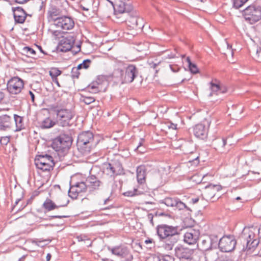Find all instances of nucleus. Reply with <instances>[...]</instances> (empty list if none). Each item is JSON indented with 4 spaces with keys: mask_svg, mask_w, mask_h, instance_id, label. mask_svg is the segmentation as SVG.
I'll return each mask as SVG.
<instances>
[{
    "mask_svg": "<svg viewBox=\"0 0 261 261\" xmlns=\"http://www.w3.org/2000/svg\"><path fill=\"white\" fill-rule=\"evenodd\" d=\"M127 25L132 29L141 30L143 27V22L141 18L138 17L131 11L127 18Z\"/></svg>",
    "mask_w": 261,
    "mask_h": 261,
    "instance_id": "20",
    "label": "nucleus"
},
{
    "mask_svg": "<svg viewBox=\"0 0 261 261\" xmlns=\"http://www.w3.org/2000/svg\"><path fill=\"white\" fill-rule=\"evenodd\" d=\"M110 79L108 75H100L97 76L95 82L100 87L102 85H107Z\"/></svg>",
    "mask_w": 261,
    "mask_h": 261,
    "instance_id": "39",
    "label": "nucleus"
},
{
    "mask_svg": "<svg viewBox=\"0 0 261 261\" xmlns=\"http://www.w3.org/2000/svg\"><path fill=\"white\" fill-rule=\"evenodd\" d=\"M98 143V141L94 139L93 134L89 130L82 132L78 135L77 147L83 155H87L94 151Z\"/></svg>",
    "mask_w": 261,
    "mask_h": 261,
    "instance_id": "2",
    "label": "nucleus"
},
{
    "mask_svg": "<svg viewBox=\"0 0 261 261\" xmlns=\"http://www.w3.org/2000/svg\"><path fill=\"white\" fill-rule=\"evenodd\" d=\"M80 69L77 67H74L72 68L71 76L72 79H78L80 74Z\"/></svg>",
    "mask_w": 261,
    "mask_h": 261,
    "instance_id": "46",
    "label": "nucleus"
},
{
    "mask_svg": "<svg viewBox=\"0 0 261 261\" xmlns=\"http://www.w3.org/2000/svg\"><path fill=\"white\" fill-rule=\"evenodd\" d=\"M56 124V122L51 120L49 117L44 119L40 124V127L43 129H47L53 127Z\"/></svg>",
    "mask_w": 261,
    "mask_h": 261,
    "instance_id": "35",
    "label": "nucleus"
},
{
    "mask_svg": "<svg viewBox=\"0 0 261 261\" xmlns=\"http://www.w3.org/2000/svg\"><path fill=\"white\" fill-rule=\"evenodd\" d=\"M75 185L77 187L79 194L88 190L86 181L76 182L75 183Z\"/></svg>",
    "mask_w": 261,
    "mask_h": 261,
    "instance_id": "40",
    "label": "nucleus"
},
{
    "mask_svg": "<svg viewBox=\"0 0 261 261\" xmlns=\"http://www.w3.org/2000/svg\"><path fill=\"white\" fill-rule=\"evenodd\" d=\"M236 245L237 240L233 235L224 236L217 242L218 248L223 253L232 252Z\"/></svg>",
    "mask_w": 261,
    "mask_h": 261,
    "instance_id": "9",
    "label": "nucleus"
},
{
    "mask_svg": "<svg viewBox=\"0 0 261 261\" xmlns=\"http://www.w3.org/2000/svg\"><path fill=\"white\" fill-rule=\"evenodd\" d=\"M199 236L200 232L199 230L191 229L185 233L184 241L189 245L195 244L199 239Z\"/></svg>",
    "mask_w": 261,
    "mask_h": 261,
    "instance_id": "23",
    "label": "nucleus"
},
{
    "mask_svg": "<svg viewBox=\"0 0 261 261\" xmlns=\"http://www.w3.org/2000/svg\"><path fill=\"white\" fill-rule=\"evenodd\" d=\"M243 15L246 21L253 24L261 19V6L252 4L243 11Z\"/></svg>",
    "mask_w": 261,
    "mask_h": 261,
    "instance_id": "7",
    "label": "nucleus"
},
{
    "mask_svg": "<svg viewBox=\"0 0 261 261\" xmlns=\"http://www.w3.org/2000/svg\"><path fill=\"white\" fill-rule=\"evenodd\" d=\"M174 252L175 256L179 259V261H193L194 253L193 249L182 245H178L175 248Z\"/></svg>",
    "mask_w": 261,
    "mask_h": 261,
    "instance_id": "10",
    "label": "nucleus"
},
{
    "mask_svg": "<svg viewBox=\"0 0 261 261\" xmlns=\"http://www.w3.org/2000/svg\"><path fill=\"white\" fill-rule=\"evenodd\" d=\"M126 12H115L114 11V18H115V21L117 22V20H118V17H121V15H123L124 14V13H125Z\"/></svg>",
    "mask_w": 261,
    "mask_h": 261,
    "instance_id": "60",
    "label": "nucleus"
},
{
    "mask_svg": "<svg viewBox=\"0 0 261 261\" xmlns=\"http://www.w3.org/2000/svg\"><path fill=\"white\" fill-rule=\"evenodd\" d=\"M62 71L56 67H52L49 71V74L51 76L52 81L54 82L59 87H61V85L58 81V76L60 75Z\"/></svg>",
    "mask_w": 261,
    "mask_h": 261,
    "instance_id": "31",
    "label": "nucleus"
},
{
    "mask_svg": "<svg viewBox=\"0 0 261 261\" xmlns=\"http://www.w3.org/2000/svg\"><path fill=\"white\" fill-rule=\"evenodd\" d=\"M129 13L126 12L124 14L121 15V16H121V17H118V20H117V23H122L126 22L127 23Z\"/></svg>",
    "mask_w": 261,
    "mask_h": 261,
    "instance_id": "47",
    "label": "nucleus"
},
{
    "mask_svg": "<svg viewBox=\"0 0 261 261\" xmlns=\"http://www.w3.org/2000/svg\"><path fill=\"white\" fill-rule=\"evenodd\" d=\"M136 174L137 181L139 184H144L146 181V167L144 165H141L137 167Z\"/></svg>",
    "mask_w": 261,
    "mask_h": 261,
    "instance_id": "27",
    "label": "nucleus"
},
{
    "mask_svg": "<svg viewBox=\"0 0 261 261\" xmlns=\"http://www.w3.org/2000/svg\"><path fill=\"white\" fill-rule=\"evenodd\" d=\"M156 234L163 247L166 250H172L179 240L180 229L177 226L161 224L156 227Z\"/></svg>",
    "mask_w": 261,
    "mask_h": 261,
    "instance_id": "1",
    "label": "nucleus"
},
{
    "mask_svg": "<svg viewBox=\"0 0 261 261\" xmlns=\"http://www.w3.org/2000/svg\"><path fill=\"white\" fill-rule=\"evenodd\" d=\"M228 91L227 87L222 84H220V93H225Z\"/></svg>",
    "mask_w": 261,
    "mask_h": 261,
    "instance_id": "61",
    "label": "nucleus"
},
{
    "mask_svg": "<svg viewBox=\"0 0 261 261\" xmlns=\"http://www.w3.org/2000/svg\"><path fill=\"white\" fill-rule=\"evenodd\" d=\"M24 87V81L18 76L11 77L7 84V90L11 94H17Z\"/></svg>",
    "mask_w": 261,
    "mask_h": 261,
    "instance_id": "11",
    "label": "nucleus"
},
{
    "mask_svg": "<svg viewBox=\"0 0 261 261\" xmlns=\"http://www.w3.org/2000/svg\"><path fill=\"white\" fill-rule=\"evenodd\" d=\"M174 207H176L179 210H183L184 208H187L188 210H190L189 207H188L186 205L181 202L179 199L176 198V202L175 203Z\"/></svg>",
    "mask_w": 261,
    "mask_h": 261,
    "instance_id": "43",
    "label": "nucleus"
},
{
    "mask_svg": "<svg viewBox=\"0 0 261 261\" xmlns=\"http://www.w3.org/2000/svg\"><path fill=\"white\" fill-rule=\"evenodd\" d=\"M61 11L56 6H51L47 11V18L49 21H53L54 24L56 20L61 17Z\"/></svg>",
    "mask_w": 261,
    "mask_h": 261,
    "instance_id": "28",
    "label": "nucleus"
},
{
    "mask_svg": "<svg viewBox=\"0 0 261 261\" xmlns=\"http://www.w3.org/2000/svg\"><path fill=\"white\" fill-rule=\"evenodd\" d=\"M75 42L74 37L71 35L63 37L60 41L58 49L61 52L70 51Z\"/></svg>",
    "mask_w": 261,
    "mask_h": 261,
    "instance_id": "21",
    "label": "nucleus"
},
{
    "mask_svg": "<svg viewBox=\"0 0 261 261\" xmlns=\"http://www.w3.org/2000/svg\"><path fill=\"white\" fill-rule=\"evenodd\" d=\"M169 66L172 72L174 73L178 72L180 70V67L177 65H170Z\"/></svg>",
    "mask_w": 261,
    "mask_h": 261,
    "instance_id": "58",
    "label": "nucleus"
},
{
    "mask_svg": "<svg viewBox=\"0 0 261 261\" xmlns=\"http://www.w3.org/2000/svg\"><path fill=\"white\" fill-rule=\"evenodd\" d=\"M16 125V131H20L25 128L23 117L16 114L13 116Z\"/></svg>",
    "mask_w": 261,
    "mask_h": 261,
    "instance_id": "34",
    "label": "nucleus"
},
{
    "mask_svg": "<svg viewBox=\"0 0 261 261\" xmlns=\"http://www.w3.org/2000/svg\"><path fill=\"white\" fill-rule=\"evenodd\" d=\"M51 110L56 115V122L59 126L65 127L72 124L74 113L67 109H59L58 106H52Z\"/></svg>",
    "mask_w": 261,
    "mask_h": 261,
    "instance_id": "4",
    "label": "nucleus"
},
{
    "mask_svg": "<svg viewBox=\"0 0 261 261\" xmlns=\"http://www.w3.org/2000/svg\"><path fill=\"white\" fill-rule=\"evenodd\" d=\"M79 194V193L77 189V187H76L75 184H72V182H70V188L68 191L69 196L72 199H76Z\"/></svg>",
    "mask_w": 261,
    "mask_h": 261,
    "instance_id": "37",
    "label": "nucleus"
},
{
    "mask_svg": "<svg viewBox=\"0 0 261 261\" xmlns=\"http://www.w3.org/2000/svg\"><path fill=\"white\" fill-rule=\"evenodd\" d=\"M13 119L10 116L3 115L0 116V131H7L11 129Z\"/></svg>",
    "mask_w": 261,
    "mask_h": 261,
    "instance_id": "26",
    "label": "nucleus"
},
{
    "mask_svg": "<svg viewBox=\"0 0 261 261\" xmlns=\"http://www.w3.org/2000/svg\"><path fill=\"white\" fill-rule=\"evenodd\" d=\"M72 143V138L70 135L61 133L52 140L51 146L60 158H62L68 152Z\"/></svg>",
    "mask_w": 261,
    "mask_h": 261,
    "instance_id": "3",
    "label": "nucleus"
},
{
    "mask_svg": "<svg viewBox=\"0 0 261 261\" xmlns=\"http://www.w3.org/2000/svg\"><path fill=\"white\" fill-rule=\"evenodd\" d=\"M81 44H78L72 46V49L70 50L74 54H76L81 51Z\"/></svg>",
    "mask_w": 261,
    "mask_h": 261,
    "instance_id": "55",
    "label": "nucleus"
},
{
    "mask_svg": "<svg viewBox=\"0 0 261 261\" xmlns=\"http://www.w3.org/2000/svg\"><path fill=\"white\" fill-rule=\"evenodd\" d=\"M218 238L216 235H211L210 237H203L200 239V242L197 244L198 249L204 252L215 246H217Z\"/></svg>",
    "mask_w": 261,
    "mask_h": 261,
    "instance_id": "13",
    "label": "nucleus"
},
{
    "mask_svg": "<svg viewBox=\"0 0 261 261\" xmlns=\"http://www.w3.org/2000/svg\"><path fill=\"white\" fill-rule=\"evenodd\" d=\"M189 68L191 73L196 74L199 72L198 67L194 63H190L189 66Z\"/></svg>",
    "mask_w": 261,
    "mask_h": 261,
    "instance_id": "51",
    "label": "nucleus"
},
{
    "mask_svg": "<svg viewBox=\"0 0 261 261\" xmlns=\"http://www.w3.org/2000/svg\"><path fill=\"white\" fill-rule=\"evenodd\" d=\"M103 173L107 174L111 180H114L117 176L124 174L121 163L116 159L103 164Z\"/></svg>",
    "mask_w": 261,
    "mask_h": 261,
    "instance_id": "5",
    "label": "nucleus"
},
{
    "mask_svg": "<svg viewBox=\"0 0 261 261\" xmlns=\"http://www.w3.org/2000/svg\"><path fill=\"white\" fill-rule=\"evenodd\" d=\"M92 61L90 59H85L83 62L80 64H79L77 67L80 70L82 69H87L89 66Z\"/></svg>",
    "mask_w": 261,
    "mask_h": 261,
    "instance_id": "42",
    "label": "nucleus"
},
{
    "mask_svg": "<svg viewBox=\"0 0 261 261\" xmlns=\"http://www.w3.org/2000/svg\"><path fill=\"white\" fill-rule=\"evenodd\" d=\"M222 187L220 185L208 184L205 187L203 194L207 200H211L215 198L217 192L221 191Z\"/></svg>",
    "mask_w": 261,
    "mask_h": 261,
    "instance_id": "22",
    "label": "nucleus"
},
{
    "mask_svg": "<svg viewBox=\"0 0 261 261\" xmlns=\"http://www.w3.org/2000/svg\"><path fill=\"white\" fill-rule=\"evenodd\" d=\"M144 142V139H141L137 147L135 149V150L136 151H137L138 152H139L140 153H143L145 152V151H146V148L145 147H143L142 149H140V148H142V147L143 146V143Z\"/></svg>",
    "mask_w": 261,
    "mask_h": 261,
    "instance_id": "48",
    "label": "nucleus"
},
{
    "mask_svg": "<svg viewBox=\"0 0 261 261\" xmlns=\"http://www.w3.org/2000/svg\"><path fill=\"white\" fill-rule=\"evenodd\" d=\"M110 81L116 83L125 84L124 79V70L120 68L115 69L112 73L109 74Z\"/></svg>",
    "mask_w": 261,
    "mask_h": 261,
    "instance_id": "25",
    "label": "nucleus"
},
{
    "mask_svg": "<svg viewBox=\"0 0 261 261\" xmlns=\"http://www.w3.org/2000/svg\"><path fill=\"white\" fill-rule=\"evenodd\" d=\"M148 63L150 66V67L151 68H153L155 70V73H157L159 70L156 69V68L158 66V65L160 63L158 62L157 63H155L153 62H149Z\"/></svg>",
    "mask_w": 261,
    "mask_h": 261,
    "instance_id": "59",
    "label": "nucleus"
},
{
    "mask_svg": "<svg viewBox=\"0 0 261 261\" xmlns=\"http://www.w3.org/2000/svg\"><path fill=\"white\" fill-rule=\"evenodd\" d=\"M68 217H69V216H66V215H53V216H48L47 218H44V219L45 220L50 221V220H51L52 219H55V218L61 219V218H68Z\"/></svg>",
    "mask_w": 261,
    "mask_h": 261,
    "instance_id": "54",
    "label": "nucleus"
},
{
    "mask_svg": "<svg viewBox=\"0 0 261 261\" xmlns=\"http://www.w3.org/2000/svg\"><path fill=\"white\" fill-rule=\"evenodd\" d=\"M68 201L65 202V203L58 202L56 204L52 200L48 198H47L43 202L42 205V207L44 210V213H46L47 212L53 211L55 209H58L59 207L66 206L68 204Z\"/></svg>",
    "mask_w": 261,
    "mask_h": 261,
    "instance_id": "24",
    "label": "nucleus"
},
{
    "mask_svg": "<svg viewBox=\"0 0 261 261\" xmlns=\"http://www.w3.org/2000/svg\"><path fill=\"white\" fill-rule=\"evenodd\" d=\"M40 194V192L38 190L34 191L31 196V197L28 199L27 202L26 204H25L22 207V209L24 208L28 204L32 203L33 199L35 198V197L38 196Z\"/></svg>",
    "mask_w": 261,
    "mask_h": 261,
    "instance_id": "44",
    "label": "nucleus"
},
{
    "mask_svg": "<svg viewBox=\"0 0 261 261\" xmlns=\"http://www.w3.org/2000/svg\"><path fill=\"white\" fill-rule=\"evenodd\" d=\"M138 190L134 189L133 191H127L123 193V195L127 197H132L137 195Z\"/></svg>",
    "mask_w": 261,
    "mask_h": 261,
    "instance_id": "52",
    "label": "nucleus"
},
{
    "mask_svg": "<svg viewBox=\"0 0 261 261\" xmlns=\"http://www.w3.org/2000/svg\"><path fill=\"white\" fill-rule=\"evenodd\" d=\"M217 246L212 247L204 252L205 261H220L222 260L221 256H228V255L220 252V250Z\"/></svg>",
    "mask_w": 261,
    "mask_h": 261,
    "instance_id": "15",
    "label": "nucleus"
},
{
    "mask_svg": "<svg viewBox=\"0 0 261 261\" xmlns=\"http://www.w3.org/2000/svg\"><path fill=\"white\" fill-rule=\"evenodd\" d=\"M210 89L211 92L209 94V96H212L214 94L218 95L220 93V83L217 80L215 79L210 83Z\"/></svg>",
    "mask_w": 261,
    "mask_h": 261,
    "instance_id": "33",
    "label": "nucleus"
},
{
    "mask_svg": "<svg viewBox=\"0 0 261 261\" xmlns=\"http://www.w3.org/2000/svg\"><path fill=\"white\" fill-rule=\"evenodd\" d=\"M254 237V232L250 229L244 230L242 231L240 238L246 243V247L243 249L244 251H252L257 246L260 241L258 239H255Z\"/></svg>",
    "mask_w": 261,
    "mask_h": 261,
    "instance_id": "8",
    "label": "nucleus"
},
{
    "mask_svg": "<svg viewBox=\"0 0 261 261\" xmlns=\"http://www.w3.org/2000/svg\"><path fill=\"white\" fill-rule=\"evenodd\" d=\"M76 239L79 242L85 241H89L88 237L84 234H81L77 236L76 237Z\"/></svg>",
    "mask_w": 261,
    "mask_h": 261,
    "instance_id": "56",
    "label": "nucleus"
},
{
    "mask_svg": "<svg viewBox=\"0 0 261 261\" xmlns=\"http://www.w3.org/2000/svg\"><path fill=\"white\" fill-rule=\"evenodd\" d=\"M179 56V54L178 53L177 49L175 48L172 51L170 52V54H167L166 56H165L164 59H171L175 58H178Z\"/></svg>",
    "mask_w": 261,
    "mask_h": 261,
    "instance_id": "45",
    "label": "nucleus"
},
{
    "mask_svg": "<svg viewBox=\"0 0 261 261\" xmlns=\"http://www.w3.org/2000/svg\"><path fill=\"white\" fill-rule=\"evenodd\" d=\"M13 17L16 23L22 24L27 20L28 22L30 20L28 19V17H31V14L27 12L21 7H12Z\"/></svg>",
    "mask_w": 261,
    "mask_h": 261,
    "instance_id": "16",
    "label": "nucleus"
},
{
    "mask_svg": "<svg viewBox=\"0 0 261 261\" xmlns=\"http://www.w3.org/2000/svg\"><path fill=\"white\" fill-rule=\"evenodd\" d=\"M21 54L33 58H35L36 55L35 50L29 46L24 47L21 50Z\"/></svg>",
    "mask_w": 261,
    "mask_h": 261,
    "instance_id": "38",
    "label": "nucleus"
},
{
    "mask_svg": "<svg viewBox=\"0 0 261 261\" xmlns=\"http://www.w3.org/2000/svg\"><path fill=\"white\" fill-rule=\"evenodd\" d=\"M82 101L86 105H89L95 101V98L91 96H82Z\"/></svg>",
    "mask_w": 261,
    "mask_h": 261,
    "instance_id": "49",
    "label": "nucleus"
},
{
    "mask_svg": "<svg viewBox=\"0 0 261 261\" xmlns=\"http://www.w3.org/2000/svg\"><path fill=\"white\" fill-rule=\"evenodd\" d=\"M124 68L123 81L125 84L132 83L139 75V69L134 64H128Z\"/></svg>",
    "mask_w": 261,
    "mask_h": 261,
    "instance_id": "12",
    "label": "nucleus"
},
{
    "mask_svg": "<svg viewBox=\"0 0 261 261\" xmlns=\"http://www.w3.org/2000/svg\"><path fill=\"white\" fill-rule=\"evenodd\" d=\"M54 25L57 28H60L63 31H68L73 28L74 21L71 17L64 16L56 19Z\"/></svg>",
    "mask_w": 261,
    "mask_h": 261,
    "instance_id": "14",
    "label": "nucleus"
},
{
    "mask_svg": "<svg viewBox=\"0 0 261 261\" xmlns=\"http://www.w3.org/2000/svg\"><path fill=\"white\" fill-rule=\"evenodd\" d=\"M35 160L41 161V163L45 162V163H49V164L55 165V162L54 160L53 157L47 154L46 152H41L40 154H37Z\"/></svg>",
    "mask_w": 261,
    "mask_h": 261,
    "instance_id": "30",
    "label": "nucleus"
},
{
    "mask_svg": "<svg viewBox=\"0 0 261 261\" xmlns=\"http://www.w3.org/2000/svg\"><path fill=\"white\" fill-rule=\"evenodd\" d=\"M245 3L244 0H233V7L236 9L241 7Z\"/></svg>",
    "mask_w": 261,
    "mask_h": 261,
    "instance_id": "50",
    "label": "nucleus"
},
{
    "mask_svg": "<svg viewBox=\"0 0 261 261\" xmlns=\"http://www.w3.org/2000/svg\"><path fill=\"white\" fill-rule=\"evenodd\" d=\"M207 125H206L203 123H200L193 127V134L196 138L201 140H205L207 138L210 123L207 122Z\"/></svg>",
    "mask_w": 261,
    "mask_h": 261,
    "instance_id": "18",
    "label": "nucleus"
},
{
    "mask_svg": "<svg viewBox=\"0 0 261 261\" xmlns=\"http://www.w3.org/2000/svg\"><path fill=\"white\" fill-rule=\"evenodd\" d=\"M101 88L95 81H93L86 88V90L91 93H97L101 91Z\"/></svg>",
    "mask_w": 261,
    "mask_h": 261,
    "instance_id": "36",
    "label": "nucleus"
},
{
    "mask_svg": "<svg viewBox=\"0 0 261 261\" xmlns=\"http://www.w3.org/2000/svg\"><path fill=\"white\" fill-rule=\"evenodd\" d=\"M258 231V239L260 241V243H261V225L259 226V227L257 229Z\"/></svg>",
    "mask_w": 261,
    "mask_h": 261,
    "instance_id": "64",
    "label": "nucleus"
},
{
    "mask_svg": "<svg viewBox=\"0 0 261 261\" xmlns=\"http://www.w3.org/2000/svg\"><path fill=\"white\" fill-rule=\"evenodd\" d=\"M227 143V139L224 138H217L212 142V146L216 150H221L224 148Z\"/></svg>",
    "mask_w": 261,
    "mask_h": 261,
    "instance_id": "32",
    "label": "nucleus"
},
{
    "mask_svg": "<svg viewBox=\"0 0 261 261\" xmlns=\"http://www.w3.org/2000/svg\"><path fill=\"white\" fill-rule=\"evenodd\" d=\"M176 200V198L166 197L162 201V203L167 206L174 207Z\"/></svg>",
    "mask_w": 261,
    "mask_h": 261,
    "instance_id": "41",
    "label": "nucleus"
},
{
    "mask_svg": "<svg viewBox=\"0 0 261 261\" xmlns=\"http://www.w3.org/2000/svg\"><path fill=\"white\" fill-rule=\"evenodd\" d=\"M115 12L130 13L133 7L129 0H116L113 7Z\"/></svg>",
    "mask_w": 261,
    "mask_h": 261,
    "instance_id": "19",
    "label": "nucleus"
},
{
    "mask_svg": "<svg viewBox=\"0 0 261 261\" xmlns=\"http://www.w3.org/2000/svg\"><path fill=\"white\" fill-rule=\"evenodd\" d=\"M168 127L169 128H171L174 130H176L177 129V125L176 124H174L171 122H170L168 123Z\"/></svg>",
    "mask_w": 261,
    "mask_h": 261,
    "instance_id": "62",
    "label": "nucleus"
},
{
    "mask_svg": "<svg viewBox=\"0 0 261 261\" xmlns=\"http://www.w3.org/2000/svg\"><path fill=\"white\" fill-rule=\"evenodd\" d=\"M107 249L113 255L119 258L122 261H132L133 259V255L130 249L125 244L108 246Z\"/></svg>",
    "mask_w": 261,
    "mask_h": 261,
    "instance_id": "6",
    "label": "nucleus"
},
{
    "mask_svg": "<svg viewBox=\"0 0 261 261\" xmlns=\"http://www.w3.org/2000/svg\"><path fill=\"white\" fill-rule=\"evenodd\" d=\"M35 165L36 168L42 172H49L53 170L55 166L54 165L49 164V163L42 162L35 160Z\"/></svg>",
    "mask_w": 261,
    "mask_h": 261,
    "instance_id": "29",
    "label": "nucleus"
},
{
    "mask_svg": "<svg viewBox=\"0 0 261 261\" xmlns=\"http://www.w3.org/2000/svg\"><path fill=\"white\" fill-rule=\"evenodd\" d=\"M255 58L257 61L261 63V48L259 47L257 49Z\"/></svg>",
    "mask_w": 261,
    "mask_h": 261,
    "instance_id": "57",
    "label": "nucleus"
},
{
    "mask_svg": "<svg viewBox=\"0 0 261 261\" xmlns=\"http://www.w3.org/2000/svg\"><path fill=\"white\" fill-rule=\"evenodd\" d=\"M10 141V136L2 137L0 139V143L2 145H7Z\"/></svg>",
    "mask_w": 261,
    "mask_h": 261,
    "instance_id": "53",
    "label": "nucleus"
},
{
    "mask_svg": "<svg viewBox=\"0 0 261 261\" xmlns=\"http://www.w3.org/2000/svg\"><path fill=\"white\" fill-rule=\"evenodd\" d=\"M146 261H161V260L159 256L154 255L148 258Z\"/></svg>",
    "mask_w": 261,
    "mask_h": 261,
    "instance_id": "63",
    "label": "nucleus"
},
{
    "mask_svg": "<svg viewBox=\"0 0 261 261\" xmlns=\"http://www.w3.org/2000/svg\"><path fill=\"white\" fill-rule=\"evenodd\" d=\"M85 181L88 191L90 193L99 190L103 185L102 182L94 175L88 176L86 178Z\"/></svg>",
    "mask_w": 261,
    "mask_h": 261,
    "instance_id": "17",
    "label": "nucleus"
}]
</instances>
